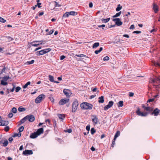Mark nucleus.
Wrapping results in <instances>:
<instances>
[{"mask_svg": "<svg viewBox=\"0 0 160 160\" xmlns=\"http://www.w3.org/2000/svg\"><path fill=\"white\" fill-rule=\"evenodd\" d=\"M142 107L144 109V110L147 111H149V112H151L152 111V109L149 107H146L144 105L142 106Z\"/></svg>", "mask_w": 160, "mask_h": 160, "instance_id": "obj_15", "label": "nucleus"}, {"mask_svg": "<svg viewBox=\"0 0 160 160\" xmlns=\"http://www.w3.org/2000/svg\"><path fill=\"white\" fill-rule=\"evenodd\" d=\"M110 108V107L108 104L107 105L105 106V107H104V110H106Z\"/></svg>", "mask_w": 160, "mask_h": 160, "instance_id": "obj_46", "label": "nucleus"}, {"mask_svg": "<svg viewBox=\"0 0 160 160\" xmlns=\"http://www.w3.org/2000/svg\"><path fill=\"white\" fill-rule=\"evenodd\" d=\"M122 8V7L121 6L120 4H118L117 7L116 8V11H119Z\"/></svg>", "mask_w": 160, "mask_h": 160, "instance_id": "obj_30", "label": "nucleus"}, {"mask_svg": "<svg viewBox=\"0 0 160 160\" xmlns=\"http://www.w3.org/2000/svg\"><path fill=\"white\" fill-rule=\"evenodd\" d=\"M100 52L99 50H96L95 51V53L96 54H98L99 53H100Z\"/></svg>", "mask_w": 160, "mask_h": 160, "instance_id": "obj_63", "label": "nucleus"}, {"mask_svg": "<svg viewBox=\"0 0 160 160\" xmlns=\"http://www.w3.org/2000/svg\"><path fill=\"white\" fill-rule=\"evenodd\" d=\"M26 120H27L26 119V118L25 117L21 120L20 122L21 123H24Z\"/></svg>", "mask_w": 160, "mask_h": 160, "instance_id": "obj_38", "label": "nucleus"}, {"mask_svg": "<svg viewBox=\"0 0 160 160\" xmlns=\"http://www.w3.org/2000/svg\"><path fill=\"white\" fill-rule=\"evenodd\" d=\"M55 7H60L61 6V5L59 4L58 2L56 1H55Z\"/></svg>", "mask_w": 160, "mask_h": 160, "instance_id": "obj_52", "label": "nucleus"}, {"mask_svg": "<svg viewBox=\"0 0 160 160\" xmlns=\"http://www.w3.org/2000/svg\"><path fill=\"white\" fill-rule=\"evenodd\" d=\"M80 107L82 109H83L91 110L92 109V105L87 102H83L80 104Z\"/></svg>", "mask_w": 160, "mask_h": 160, "instance_id": "obj_1", "label": "nucleus"}, {"mask_svg": "<svg viewBox=\"0 0 160 160\" xmlns=\"http://www.w3.org/2000/svg\"><path fill=\"white\" fill-rule=\"evenodd\" d=\"M1 84L2 85H6L8 84V83L4 82L3 80H2L1 81Z\"/></svg>", "mask_w": 160, "mask_h": 160, "instance_id": "obj_37", "label": "nucleus"}, {"mask_svg": "<svg viewBox=\"0 0 160 160\" xmlns=\"http://www.w3.org/2000/svg\"><path fill=\"white\" fill-rule=\"evenodd\" d=\"M160 112V110L158 109L157 108H156L152 113V115L154 114L155 116H158Z\"/></svg>", "mask_w": 160, "mask_h": 160, "instance_id": "obj_12", "label": "nucleus"}, {"mask_svg": "<svg viewBox=\"0 0 160 160\" xmlns=\"http://www.w3.org/2000/svg\"><path fill=\"white\" fill-rule=\"evenodd\" d=\"M26 119L28 120L30 122H32L35 120L34 116L32 115H29L26 116Z\"/></svg>", "mask_w": 160, "mask_h": 160, "instance_id": "obj_6", "label": "nucleus"}, {"mask_svg": "<svg viewBox=\"0 0 160 160\" xmlns=\"http://www.w3.org/2000/svg\"><path fill=\"white\" fill-rule=\"evenodd\" d=\"M141 31H134L133 32V33L138 34V33H141Z\"/></svg>", "mask_w": 160, "mask_h": 160, "instance_id": "obj_51", "label": "nucleus"}, {"mask_svg": "<svg viewBox=\"0 0 160 160\" xmlns=\"http://www.w3.org/2000/svg\"><path fill=\"white\" fill-rule=\"evenodd\" d=\"M6 38L8 39V41H10L13 40V38L9 36L6 37Z\"/></svg>", "mask_w": 160, "mask_h": 160, "instance_id": "obj_43", "label": "nucleus"}, {"mask_svg": "<svg viewBox=\"0 0 160 160\" xmlns=\"http://www.w3.org/2000/svg\"><path fill=\"white\" fill-rule=\"evenodd\" d=\"M154 65L155 66H158L160 67V63H159L158 62H154L153 63Z\"/></svg>", "mask_w": 160, "mask_h": 160, "instance_id": "obj_44", "label": "nucleus"}, {"mask_svg": "<svg viewBox=\"0 0 160 160\" xmlns=\"http://www.w3.org/2000/svg\"><path fill=\"white\" fill-rule=\"evenodd\" d=\"M153 9L155 13H157L159 11L158 5L154 3L153 4Z\"/></svg>", "mask_w": 160, "mask_h": 160, "instance_id": "obj_9", "label": "nucleus"}, {"mask_svg": "<svg viewBox=\"0 0 160 160\" xmlns=\"http://www.w3.org/2000/svg\"><path fill=\"white\" fill-rule=\"evenodd\" d=\"M99 45V42L95 43L92 46V48H95L98 47Z\"/></svg>", "mask_w": 160, "mask_h": 160, "instance_id": "obj_22", "label": "nucleus"}, {"mask_svg": "<svg viewBox=\"0 0 160 160\" xmlns=\"http://www.w3.org/2000/svg\"><path fill=\"white\" fill-rule=\"evenodd\" d=\"M96 132V130L94 128H92L91 129V132L92 135H93Z\"/></svg>", "mask_w": 160, "mask_h": 160, "instance_id": "obj_35", "label": "nucleus"}, {"mask_svg": "<svg viewBox=\"0 0 160 160\" xmlns=\"http://www.w3.org/2000/svg\"><path fill=\"white\" fill-rule=\"evenodd\" d=\"M90 125L89 124L86 127V129L88 131L90 130Z\"/></svg>", "mask_w": 160, "mask_h": 160, "instance_id": "obj_47", "label": "nucleus"}, {"mask_svg": "<svg viewBox=\"0 0 160 160\" xmlns=\"http://www.w3.org/2000/svg\"><path fill=\"white\" fill-rule=\"evenodd\" d=\"M41 41H36L35 42H32L31 43V44L32 46H33L34 47H37L38 46L39 44H42V43H41L40 44H34V43L35 42H41Z\"/></svg>", "mask_w": 160, "mask_h": 160, "instance_id": "obj_21", "label": "nucleus"}, {"mask_svg": "<svg viewBox=\"0 0 160 160\" xmlns=\"http://www.w3.org/2000/svg\"><path fill=\"white\" fill-rule=\"evenodd\" d=\"M24 129V127L23 126H22L21 127H20L19 129L18 130L19 132H22Z\"/></svg>", "mask_w": 160, "mask_h": 160, "instance_id": "obj_41", "label": "nucleus"}, {"mask_svg": "<svg viewBox=\"0 0 160 160\" xmlns=\"http://www.w3.org/2000/svg\"><path fill=\"white\" fill-rule=\"evenodd\" d=\"M136 113L137 115L141 116L142 117H145L147 116L148 113L147 112H141L140 110V109L139 108H138L137 111H136Z\"/></svg>", "mask_w": 160, "mask_h": 160, "instance_id": "obj_4", "label": "nucleus"}, {"mask_svg": "<svg viewBox=\"0 0 160 160\" xmlns=\"http://www.w3.org/2000/svg\"><path fill=\"white\" fill-rule=\"evenodd\" d=\"M118 107H122L123 106V101H120L118 103Z\"/></svg>", "mask_w": 160, "mask_h": 160, "instance_id": "obj_25", "label": "nucleus"}, {"mask_svg": "<svg viewBox=\"0 0 160 160\" xmlns=\"http://www.w3.org/2000/svg\"><path fill=\"white\" fill-rule=\"evenodd\" d=\"M9 128L8 126H6V127H5V128H4V130L6 132H8L9 130Z\"/></svg>", "mask_w": 160, "mask_h": 160, "instance_id": "obj_53", "label": "nucleus"}, {"mask_svg": "<svg viewBox=\"0 0 160 160\" xmlns=\"http://www.w3.org/2000/svg\"><path fill=\"white\" fill-rule=\"evenodd\" d=\"M63 92L67 97H69L71 95V91L69 89H64L63 90Z\"/></svg>", "mask_w": 160, "mask_h": 160, "instance_id": "obj_10", "label": "nucleus"}, {"mask_svg": "<svg viewBox=\"0 0 160 160\" xmlns=\"http://www.w3.org/2000/svg\"><path fill=\"white\" fill-rule=\"evenodd\" d=\"M121 13V12H120L118 13H117L115 15L113 16V18H115L117 17H119L120 16Z\"/></svg>", "mask_w": 160, "mask_h": 160, "instance_id": "obj_32", "label": "nucleus"}, {"mask_svg": "<svg viewBox=\"0 0 160 160\" xmlns=\"http://www.w3.org/2000/svg\"><path fill=\"white\" fill-rule=\"evenodd\" d=\"M65 58V56L64 55H62L60 57V60H62Z\"/></svg>", "mask_w": 160, "mask_h": 160, "instance_id": "obj_55", "label": "nucleus"}, {"mask_svg": "<svg viewBox=\"0 0 160 160\" xmlns=\"http://www.w3.org/2000/svg\"><path fill=\"white\" fill-rule=\"evenodd\" d=\"M41 3H37V4L38 7L39 8H41Z\"/></svg>", "mask_w": 160, "mask_h": 160, "instance_id": "obj_59", "label": "nucleus"}, {"mask_svg": "<svg viewBox=\"0 0 160 160\" xmlns=\"http://www.w3.org/2000/svg\"><path fill=\"white\" fill-rule=\"evenodd\" d=\"M33 153L32 151V150H26L23 151L22 154L24 155H31Z\"/></svg>", "mask_w": 160, "mask_h": 160, "instance_id": "obj_13", "label": "nucleus"}, {"mask_svg": "<svg viewBox=\"0 0 160 160\" xmlns=\"http://www.w3.org/2000/svg\"><path fill=\"white\" fill-rule=\"evenodd\" d=\"M89 8H91L93 6V4L92 2H90L89 5Z\"/></svg>", "mask_w": 160, "mask_h": 160, "instance_id": "obj_60", "label": "nucleus"}, {"mask_svg": "<svg viewBox=\"0 0 160 160\" xmlns=\"http://www.w3.org/2000/svg\"><path fill=\"white\" fill-rule=\"evenodd\" d=\"M69 16V14L68 13V12H65L63 15V17L65 18L68 17Z\"/></svg>", "mask_w": 160, "mask_h": 160, "instance_id": "obj_40", "label": "nucleus"}, {"mask_svg": "<svg viewBox=\"0 0 160 160\" xmlns=\"http://www.w3.org/2000/svg\"><path fill=\"white\" fill-rule=\"evenodd\" d=\"M120 135V132L119 131H117L116 132V133L115 136H114V138L113 139V140L114 141H115L116 139Z\"/></svg>", "mask_w": 160, "mask_h": 160, "instance_id": "obj_20", "label": "nucleus"}, {"mask_svg": "<svg viewBox=\"0 0 160 160\" xmlns=\"http://www.w3.org/2000/svg\"><path fill=\"white\" fill-rule=\"evenodd\" d=\"M13 114L12 112L9 113L8 115V117L9 118H11L13 117Z\"/></svg>", "mask_w": 160, "mask_h": 160, "instance_id": "obj_50", "label": "nucleus"}, {"mask_svg": "<svg viewBox=\"0 0 160 160\" xmlns=\"http://www.w3.org/2000/svg\"><path fill=\"white\" fill-rule=\"evenodd\" d=\"M51 50V48H48L41 50L39 51V54H40V55H43L50 51Z\"/></svg>", "mask_w": 160, "mask_h": 160, "instance_id": "obj_7", "label": "nucleus"}, {"mask_svg": "<svg viewBox=\"0 0 160 160\" xmlns=\"http://www.w3.org/2000/svg\"><path fill=\"white\" fill-rule=\"evenodd\" d=\"M72 132V130L71 129H68L67 130V132H68L69 133H71Z\"/></svg>", "mask_w": 160, "mask_h": 160, "instance_id": "obj_62", "label": "nucleus"}, {"mask_svg": "<svg viewBox=\"0 0 160 160\" xmlns=\"http://www.w3.org/2000/svg\"><path fill=\"white\" fill-rule=\"evenodd\" d=\"M49 78V80L52 82H54L53 77L51 75H49L48 76Z\"/></svg>", "mask_w": 160, "mask_h": 160, "instance_id": "obj_29", "label": "nucleus"}, {"mask_svg": "<svg viewBox=\"0 0 160 160\" xmlns=\"http://www.w3.org/2000/svg\"><path fill=\"white\" fill-rule=\"evenodd\" d=\"M38 135L36 132L32 133L31 135L30 136V137L31 138H37Z\"/></svg>", "mask_w": 160, "mask_h": 160, "instance_id": "obj_18", "label": "nucleus"}, {"mask_svg": "<svg viewBox=\"0 0 160 160\" xmlns=\"http://www.w3.org/2000/svg\"><path fill=\"white\" fill-rule=\"evenodd\" d=\"M98 102L99 103H102L104 102V98L103 96H101L98 98Z\"/></svg>", "mask_w": 160, "mask_h": 160, "instance_id": "obj_19", "label": "nucleus"}, {"mask_svg": "<svg viewBox=\"0 0 160 160\" xmlns=\"http://www.w3.org/2000/svg\"><path fill=\"white\" fill-rule=\"evenodd\" d=\"M113 102L112 101H109L108 102V105L111 108L113 105Z\"/></svg>", "mask_w": 160, "mask_h": 160, "instance_id": "obj_39", "label": "nucleus"}, {"mask_svg": "<svg viewBox=\"0 0 160 160\" xmlns=\"http://www.w3.org/2000/svg\"><path fill=\"white\" fill-rule=\"evenodd\" d=\"M8 144V140L6 139H5V140L4 141V142L3 144V145L4 147L7 146Z\"/></svg>", "mask_w": 160, "mask_h": 160, "instance_id": "obj_28", "label": "nucleus"}, {"mask_svg": "<svg viewBox=\"0 0 160 160\" xmlns=\"http://www.w3.org/2000/svg\"><path fill=\"white\" fill-rule=\"evenodd\" d=\"M97 89V88L96 87H95L94 88L92 89V91L93 92H96Z\"/></svg>", "mask_w": 160, "mask_h": 160, "instance_id": "obj_56", "label": "nucleus"}, {"mask_svg": "<svg viewBox=\"0 0 160 160\" xmlns=\"http://www.w3.org/2000/svg\"><path fill=\"white\" fill-rule=\"evenodd\" d=\"M58 117L60 119L63 120L65 118V116L63 114H58Z\"/></svg>", "mask_w": 160, "mask_h": 160, "instance_id": "obj_26", "label": "nucleus"}, {"mask_svg": "<svg viewBox=\"0 0 160 160\" xmlns=\"http://www.w3.org/2000/svg\"><path fill=\"white\" fill-rule=\"evenodd\" d=\"M69 99H62L59 102V104L60 105H62L68 102H69Z\"/></svg>", "mask_w": 160, "mask_h": 160, "instance_id": "obj_8", "label": "nucleus"}, {"mask_svg": "<svg viewBox=\"0 0 160 160\" xmlns=\"http://www.w3.org/2000/svg\"><path fill=\"white\" fill-rule=\"evenodd\" d=\"M92 120L95 124H96L98 123V119L97 116L95 115H93L92 116Z\"/></svg>", "mask_w": 160, "mask_h": 160, "instance_id": "obj_11", "label": "nucleus"}, {"mask_svg": "<svg viewBox=\"0 0 160 160\" xmlns=\"http://www.w3.org/2000/svg\"><path fill=\"white\" fill-rule=\"evenodd\" d=\"M68 13L69 15L75 16L76 14H77V12L75 11L68 12Z\"/></svg>", "mask_w": 160, "mask_h": 160, "instance_id": "obj_23", "label": "nucleus"}, {"mask_svg": "<svg viewBox=\"0 0 160 160\" xmlns=\"http://www.w3.org/2000/svg\"><path fill=\"white\" fill-rule=\"evenodd\" d=\"M110 20V18H108L107 19L102 18V21L103 22L106 23L108 22Z\"/></svg>", "mask_w": 160, "mask_h": 160, "instance_id": "obj_27", "label": "nucleus"}, {"mask_svg": "<svg viewBox=\"0 0 160 160\" xmlns=\"http://www.w3.org/2000/svg\"><path fill=\"white\" fill-rule=\"evenodd\" d=\"M76 56L78 57H85L86 56V55L83 54H81L79 55H76Z\"/></svg>", "mask_w": 160, "mask_h": 160, "instance_id": "obj_42", "label": "nucleus"}, {"mask_svg": "<svg viewBox=\"0 0 160 160\" xmlns=\"http://www.w3.org/2000/svg\"><path fill=\"white\" fill-rule=\"evenodd\" d=\"M134 93L133 92H129V96L130 97H132L134 95Z\"/></svg>", "mask_w": 160, "mask_h": 160, "instance_id": "obj_58", "label": "nucleus"}, {"mask_svg": "<svg viewBox=\"0 0 160 160\" xmlns=\"http://www.w3.org/2000/svg\"><path fill=\"white\" fill-rule=\"evenodd\" d=\"M6 21L3 18L0 17V22L3 23H4L6 22Z\"/></svg>", "mask_w": 160, "mask_h": 160, "instance_id": "obj_45", "label": "nucleus"}, {"mask_svg": "<svg viewBox=\"0 0 160 160\" xmlns=\"http://www.w3.org/2000/svg\"><path fill=\"white\" fill-rule=\"evenodd\" d=\"M21 89V88L20 87H17L16 88V90H15V91L16 92H18L19 91V90H20Z\"/></svg>", "mask_w": 160, "mask_h": 160, "instance_id": "obj_49", "label": "nucleus"}, {"mask_svg": "<svg viewBox=\"0 0 160 160\" xmlns=\"http://www.w3.org/2000/svg\"><path fill=\"white\" fill-rule=\"evenodd\" d=\"M156 80H160V76L159 77H156L155 78L152 80L151 83H152L158 84V82H157Z\"/></svg>", "mask_w": 160, "mask_h": 160, "instance_id": "obj_17", "label": "nucleus"}, {"mask_svg": "<svg viewBox=\"0 0 160 160\" xmlns=\"http://www.w3.org/2000/svg\"><path fill=\"white\" fill-rule=\"evenodd\" d=\"M34 60H32L30 61H27L26 62V63L28 65L34 63Z\"/></svg>", "mask_w": 160, "mask_h": 160, "instance_id": "obj_36", "label": "nucleus"}, {"mask_svg": "<svg viewBox=\"0 0 160 160\" xmlns=\"http://www.w3.org/2000/svg\"><path fill=\"white\" fill-rule=\"evenodd\" d=\"M154 98L150 99L148 100L147 101V102H153L154 101Z\"/></svg>", "mask_w": 160, "mask_h": 160, "instance_id": "obj_54", "label": "nucleus"}, {"mask_svg": "<svg viewBox=\"0 0 160 160\" xmlns=\"http://www.w3.org/2000/svg\"><path fill=\"white\" fill-rule=\"evenodd\" d=\"M45 95L44 94H41L36 98L35 102L36 103H39L45 98Z\"/></svg>", "mask_w": 160, "mask_h": 160, "instance_id": "obj_3", "label": "nucleus"}, {"mask_svg": "<svg viewBox=\"0 0 160 160\" xmlns=\"http://www.w3.org/2000/svg\"><path fill=\"white\" fill-rule=\"evenodd\" d=\"M38 134V136L40 135L43 132V128H41L38 129L37 131L36 132Z\"/></svg>", "mask_w": 160, "mask_h": 160, "instance_id": "obj_16", "label": "nucleus"}, {"mask_svg": "<svg viewBox=\"0 0 160 160\" xmlns=\"http://www.w3.org/2000/svg\"><path fill=\"white\" fill-rule=\"evenodd\" d=\"M9 78V77L8 76H4L2 78V79L3 81H7L8 79Z\"/></svg>", "mask_w": 160, "mask_h": 160, "instance_id": "obj_34", "label": "nucleus"}, {"mask_svg": "<svg viewBox=\"0 0 160 160\" xmlns=\"http://www.w3.org/2000/svg\"><path fill=\"white\" fill-rule=\"evenodd\" d=\"M109 57L108 56H106L104 57L103 59L104 61H107L109 60Z\"/></svg>", "mask_w": 160, "mask_h": 160, "instance_id": "obj_48", "label": "nucleus"}, {"mask_svg": "<svg viewBox=\"0 0 160 160\" xmlns=\"http://www.w3.org/2000/svg\"><path fill=\"white\" fill-rule=\"evenodd\" d=\"M8 124V122L7 121H4L0 120V125L5 126Z\"/></svg>", "mask_w": 160, "mask_h": 160, "instance_id": "obj_14", "label": "nucleus"}, {"mask_svg": "<svg viewBox=\"0 0 160 160\" xmlns=\"http://www.w3.org/2000/svg\"><path fill=\"white\" fill-rule=\"evenodd\" d=\"M134 28H135V27H134V25L132 24L131 26L129 29H134Z\"/></svg>", "mask_w": 160, "mask_h": 160, "instance_id": "obj_57", "label": "nucleus"}, {"mask_svg": "<svg viewBox=\"0 0 160 160\" xmlns=\"http://www.w3.org/2000/svg\"><path fill=\"white\" fill-rule=\"evenodd\" d=\"M26 109L24 108L19 107L18 108V110L20 112H22L25 111Z\"/></svg>", "mask_w": 160, "mask_h": 160, "instance_id": "obj_31", "label": "nucleus"}, {"mask_svg": "<svg viewBox=\"0 0 160 160\" xmlns=\"http://www.w3.org/2000/svg\"><path fill=\"white\" fill-rule=\"evenodd\" d=\"M79 105V103L78 100L75 99L72 104V112H75L77 110Z\"/></svg>", "mask_w": 160, "mask_h": 160, "instance_id": "obj_2", "label": "nucleus"}, {"mask_svg": "<svg viewBox=\"0 0 160 160\" xmlns=\"http://www.w3.org/2000/svg\"><path fill=\"white\" fill-rule=\"evenodd\" d=\"M21 135V132H18V133H15L13 136L12 137H20Z\"/></svg>", "mask_w": 160, "mask_h": 160, "instance_id": "obj_24", "label": "nucleus"}, {"mask_svg": "<svg viewBox=\"0 0 160 160\" xmlns=\"http://www.w3.org/2000/svg\"><path fill=\"white\" fill-rule=\"evenodd\" d=\"M13 140V138L12 137H10L8 139V140L10 142H12Z\"/></svg>", "mask_w": 160, "mask_h": 160, "instance_id": "obj_64", "label": "nucleus"}, {"mask_svg": "<svg viewBox=\"0 0 160 160\" xmlns=\"http://www.w3.org/2000/svg\"><path fill=\"white\" fill-rule=\"evenodd\" d=\"M11 111L12 112L15 113L17 112V109L16 108L13 107Z\"/></svg>", "mask_w": 160, "mask_h": 160, "instance_id": "obj_33", "label": "nucleus"}, {"mask_svg": "<svg viewBox=\"0 0 160 160\" xmlns=\"http://www.w3.org/2000/svg\"><path fill=\"white\" fill-rule=\"evenodd\" d=\"M112 21L115 22L116 25L118 26H120L122 24V22L120 21L119 18H114Z\"/></svg>", "mask_w": 160, "mask_h": 160, "instance_id": "obj_5", "label": "nucleus"}, {"mask_svg": "<svg viewBox=\"0 0 160 160\" xmlns=\"http://www.w3.org/2000/svg\"><path fill=\"white\" fill-rule=\"evenodd\" d=\"M115 141H114L113 140L112 141V147H113L115 145Z\"/></svg>", "mask_w": 160, "mask_h": 160, "instance_id": "obj_61", "label": "nucleus"}]
</instances>
